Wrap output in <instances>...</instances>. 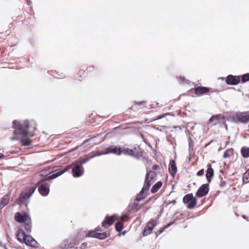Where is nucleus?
I'll list each match as a JSON object with an SVG mask.
<instances>
[{"instance_id":"nucleus-20","label":"nucleus","mask_w":249,"mask_h":249,"mask_svg":"<svg viewBox=\"0 0 249 249\" xmlns=\"http://www.w3.org/2000/svg\"><path fill=\"white\" fill-rule=\"evenodd\" d=\"M100 156V154H98L97 151H96L95 152L93 151L92 152L90 153L89 156L87 158L83 159L77 162L76 163L78 165H79V166H80L81 167H82V165L83 164H85V163H86L87 161H88L89 160H90L92 158H93L96 156Z\"/></svg>"},{"instance_id":"nucleus-5","label":"nucleus","mask_w":249,"mask_h":249,"mask_svg":"<svg viewBox=\"0 0 249 249\" xmlns=\"http://www.w3.org/2000/svg\"><path fill=\"white\" fill-rule=\"evenodd\" d=\"M102 230L100 227H96L94 230L89 231L88 236L90 237L105 239L109 236V234L107 232H102Z\"/></svg>"},{"instance_id":"nucleus-31","label":"nucleus","mask_w":249,"mask_h":249,"mask_svg":"<svg viewBox=\"0 0 249 249\" xmlns=\"http://www.w3.org/2000/svg\"><path fill=\"white\" fill-rule=\"evenodd\" d=\"M124 228L123 223L121 221H118L115 224V229L117 231H121Z\"/></svg>"},{"instance_id":"nucleus-22","label":"nucleus","mask_w":249,"mask_h":249,"mask_svg":"<svg viewBox=\"0 0 249 249\" xmlns=\"http://www.w3.org/2000/svg\"><path fill=\"white\" fill-rule=\"evenodd\" d=\"M210 89L204 87H198L195 89V93L198 95L206 94L210 91Z\"/></svg>"},{"instance_id":"nucleus-43","label":"nucleus","mask_w":249,"mask_h":249,"mask_svg":"<svg viewBox=\"0 0 249 249\" xmlns=\"http://www.w3.org/2000/svg\"><path fill=\"white\" fill-rule=\"evenodd\" d=\"M4 155L2 153H0V159H1L4 158Z\"/></svg>"},{"instance_id":"nucleus-40","label":"nucleus","mask_w":249,"mask_h":249,"mask_svg":"<svg viewBox=\"0 0 249 249\" xmlns=\"http://www.w3.org/2000/svg\"><path fill=\"white\" fill-rule=\"evenodd\" d=\"M168 114H169L166 113V114H163V115H160V116H159L158 117H157V119H161V118H162L163 117H164L165 115H168Z\"/></svg>"},{"instance_id":"nucleus-14","label":"nucleus","mask_w":249,"mask_h":249,"mask_svg":"<svg viewBox=\"0 0 249 249\" xmlns=\"http://www.w3.org/2000/svg\"><path fill=\"white\" fill-rule=\"evenodd\" d=\"M36 190L34 187H30L27 188L24 191L21 193L19 199L20 200H25L29 198L34 193Z\"/></svg>"},{"instance_id":"nucleus-24","label":"nucleus","mask_w":249,"mask_h":249,"mask_svg":"<svg viewBox=\"0 0 249 249\" xmlns=\"http://www.w3.org/2000/svg\"><path fill=\"white\" fill-rule=\"evenodd\" d=\"M10 198V194H6L1 198L0 200V210L4 208L9 203Z\"/></svg>"},{"instance_id":"nucleus-15","label":"nucleus","mask_w":249,"mask_h":249,"mask_svg":"<svg viewBox=\"0 0 249 249\" xmlns=\"http://www.w3.org/2000/svg\"><path fill=\"white\" fill-rule=\"evenodd\" d=\"M240 78L239 76H233L232 75H228L226 79L227 84L230 85H236L240 83Z\"/></svg>"},{"instance_id":"nucleus-29","label":"nucleus","mask_w":249,"mask_h":249,"mask_svg":"<svg viewBox=\"0 0 249 249\" xmlns=\"http://www.w3.org/2000/svg\"><path fill=\"white\" fill-rule=\"evenodd\" d=\"M77 244V243L76 240L75 239H72L71 240L67 241V244L65 245L64 248L66 249L72 248Z\"/></svg>"},{"instance_id":"nucleus-8","label":"nucleus","mask_w":249,"mask_h":249,"mask_svg":"<svg viewBox=\"0 0 249 249\" xmlns=\"http://www.w3.org/2000/svg\"><path fill=\"white\" fill-rule=\"evenodd\" d=\"M158 224V221L156 220L151 219L146 224L145 226L142 235L143 236H147L150 234Z\"/></svg>"},{"instance_id":"nucleus-10","label":"nucleus","mask_w":249,"mask_h":249,"mask_svg":"<svg viewBox=\"0 0 249 249\" xmlns=\"http://www.w3.org/2000/svg\"><path fill=\"white\" fill-rule=\"evenodd\" d=\"M98 154L100 155L107 154L109 153H113L117 155H120L122 154V148L116 146H110L105 149L104 151H98Z\"/></svg>"},{"instance_id":"nucleus-35","label":"nucleus","mask_w":249,"mask_h":249,"mask_svg":"<svg viewBox=\"0 0 249 249\" xmlns=\"http://www.w3.org/2000/svg\"><path fill=\"white\" fill-rule=\"evenodd\" d=\"M173 224V222H171L170 223H169L167 225H166L165 227H164V228H161L159 231V232L160 233H161V232H162L165 229H167V228H168L169 227H170L171 225H172V224Z\"/></svg>"},{"instance_id":"nucleus-41","label":"nucleus","mask_w":249,"mask_h":249,"mask_svg":"<svg viewBox=\"0 0 249 249\" xmlns=\"http://www.w3.org/2000/svg\"><path fill=\"white\" fill-rule=\"evenodd\" d=\"M127 218V216L126 215H124L123 216H122L121 218V219L122 220V221H124V220L125 218Z\"/></svg>"},{"instance_id":"nucleus-37","label":"nucleus","mask_w":249,"mask_h":249,"mask_svg":"<svg viewBox=\"0 0 249 249\" xmlns=\"http://www.w3.org/2000/svg\"><path fill=\"white\" fill-rule=\"evenodd\" d=\"M138 105H139L138 104H135L134 106H132L131 107L129 108L126 111L130 113L131 111V110L133 109V107H134L135 109H136V108H137V107H136Z\"/></svg>"},{"instance_id":"nucleus-1","label":"nucleus","mask_w":249,"mask_h":249,"mask_svg":"<svg viewBox=\"0 0 249 249\" xmlns=\"http://www.w3.org/2000/svg\"><path fill=\"white\" fill-rule=\"evenodd\" d=\"M13 127L15 129L12 140L19 141L23 146H29L32 144L30 138L34 136L36 129V124L34 121H24L20 123L16 120L13 122Z\"/></svg>"},{"instance_id":"nucleus-48","label":"nucleus","mask_w":249,"mask_h":249,"mask_svg":"<svg viewBox=\"0 0 249 249\" xmlns=\"http://www.w3.org/2000/svg\"><path fill=\"white\" fill-rule=\"evenodd\" d=\"M29 3H30V1H28V2H27V3H28V4H29Z\"/></svg>"},{"instance_id":"nucleus-12","label":"nucleus","mask_w":249,"mask_h":249,"mask_svg":"<svg viewBox=\"0 0 249 249\" xmlns=\"http://www.w3.org/2000/svg\"><path fill=\"white\" fill-rule=\"evenodd\" d=\"M72 173L74 177L77 178L81 176L84 173L83 167H81L77 163L72 165Z\"/></svg>"},{"instance_id":"nucleus-9","label":"nucleus","mask_w":249,"mask_h":249,"mask_svg":"<svg viewBox=\"0 0 249 249\" xmlns=\"http://www.w3.org/2000/svg\"><path fill=\"white\" fill-rule=\"evenodd\" d=\"M234 119L240 123H247L249 122V112H237L234 116Z\"/></svg>"},{"instance_id":"nucleus-39","label":"nucleus","mask_w":249,"mask_h":249,"mask_svg":"<svg viewBox=\"0 0 249 249\" xmlns=\"http://www.w3.org/2000/svg\"><path fill=\"white\" fill-rule=\"evenodd\" d=\"M87 247V243H83L81 245L80 248L81 249H85Z\"/></svg>"},{"instance_id":"nucleus-21","label":"nucleus","mask_w":249,"mask_h":249,"mask_svg":"<svg viewBox=\"0 0 249 249\" xmlns=\"http://www.w3.org/2000/svg\"><path fill=\"white\" fill-rule=\"evenodd\" d=\"M214 176V170L213 169L211 165L210 164H208V169L206 171V177L208 181V184H209L212 180V178H213Z\"/></svg>"},{"instance_id":"nucleus-38","label":"nucleus","mask_w":249,"mask_h":249,"mask_svg":"<svg viewBox=\"0 0 249 249\" xmlns=\"http://www.w3.org/2000/svg\"><path fill=\"white\" fill-rule=\"evenodd\" d=\"M204 173V170L203 169H202L197 172V175L198 176H201L203 175Z\"/></svg>"},{"instance_id":"nucleus-32","label":"nucleus","mask_w":249,"mask_h":249,"mask_svg":"<svg viewBox=\"0 0 249 249\" xmlns=\"http://www.w3.org/2000/svg\"><path fill=\"white\" fill-rule=\"evenodd\" d=\"M249 81V73L245 74L241 76L242 83H245Z\"/></svg>"},{"instance_id":"nucleus-7","label":"nucleus","mask_w":249,"mask_h":249,"mask_svg":"<svg viewBox=\"0 0 249 249\" xmlns=\"http://www.w3.org/2000/svg\"><path fill=\"white\" fill-rule=\"evenodd\" d=\"M183 202L187 205V208L188 209H194L197 204L196 198L194 197L192 193L185 195L183 198Z\"/></svg>"},{"instance_id":"nucleus-46","label":"nucleus","mask_w":249,"mask_h":249,"mask_svg":"<svg viewBox=\"0 0 249 249\" xmlns=\"http://www.w3.org/2000/svg\"><path fill=\"white\" fill-rule=\"evenodd\" d=\"M193 146V145L192 143L190 142L189 147H191V146Z\"/></svg>"},{"instance_id":"nucleus-23","label":"nucleus","mask_w":249,"mask_h":249,"mask_svg":"<svg viewBox=\"0 0 249 249\" xmlns=\"http://www.w3.org/2000/svg\"><path fill=\"white\" fill-rule=\"evenodd\" d=\"M26 231L24 230H23L22 229L20 228L19 229L17 232L16 236L18 240L20 243H23V242L24 240V239L26 237V234L25 233Z\"/></svg>"},{"instance_id":"nucleus-42","label":"nucleus","mask_w":249,"mask_h":249,"mask_svg":"<svg viewBox=\"0 0 249 249\" xmlns=\"http://www.w3.org/2000/svg\"><path fill=\"white\" fill-rule=\"evenodd\" d=\"M230 143V138L228 139V140L226 142V146L229 145Z\"/></svg>"},{"instance_id":"nucleus-33","label":"nucleus","mask_w":249,"mask_h":249,"mask_svg":"<svg viewBox=\"0 0 249 249\" xmlns=\"http://www.w3.org/2000/svg\"><path fill=\"white\" fill-rule=\"evenodd\" d=\"M141 208V206L137 202H134L132 206L131 210L132 211H137L139 210Z\"/></svg>"},{"instance_id":"nucleus-17","label":"nucleus","mask_w":249,"mask_h":249,"mask_svg":"<svg viewBox=\"0 0 249 249\" xmlns=\"http://www.w3.org/2000/svg\"><path fill=\"white\" fill-rule=\"evenodd\" d=\"M225 117L222 114L213 115L209 120V123L212 124L213 125H216L220 123L221 120H224Z\"/></svg>"},{"instance_id":"nucleus-34","label":"nucleus","mask_w":249,"mask_h":249,"mask_svg":"<svg viewBox=\"0 0 249 249\" xmlns=\"http://www.w3.org/2000/svg\"><path fill=\"white\" fill-rule=\"evenodd\" d=\"M178 79L182 83H188L189 81L186 79L184 76H180L178 77Z\"/></svg>"},{"instance_id":"nucleus-36","label":"nucleus","mask_w":249,"mask_h":249,"mask_svg":"<svg viewBox=\"0 0 249 249\" xmlns=\"http://www.w3.org/2000/svg\"><path fill=\"white\" fill-rule=\"evenodd\" d=\"M226 184H227L226 181H225L223 180H221L220 181L219 186L221 188H223L226 186Z\"/></svg>"},{"instance_id":"nucleus-28","label":"nucleus","mask_w":249,"mask_h":249,"mask_svg":"<svg viewBox=\"0 0 249 249\" xmlns=\"http://www.w3.org/2000/svg\"><path fill=\"white\" fill-rule=\"evenodd\" d=\"M234 155V149L232 148H229L225 150L224 153L223 157L224 159L230 158Z\"/></svg>"},{"instance_id":"nucleus-11","label":"nucleus","mask_w":249,"mask_h":249,"mask_svg":"<svg viewBox=\"0 0 249 249\" xmlns=\"http://www.w3.org/2000/svg\"><path fill=\"white\" fill-rule=\"evenodd\" d=\"M209 191V185L208 183L204 184L200 186L196 193V196L198 197H203L208 193Z\"/></svg>"},{"instance_id":"nucleus-19","label":"nucleus","mask_w":249,"mask_h":249,"mask_svg":"<svg viewBox=\"0 0 249 249\" xmlns=\"http://www.w3.org/2000/svg\"><path fill=\"white\" fill-rule=\"evenodd\" d=\"M168 171L170 175L174 177L177 172V167L174 160H171L168 166Z\"/></svg>"},{"instance_id":"nucleus-27","label":"nucleus","mask_w":249,"mask_h":249,"mask_svg":"<svg viewBox=\"0 0 249 249\" xmlns=\"http://www.w3.org/2000/svg\"><path fill=\"white\" fill-rule=\"evenodd\" d=\"M241 154L244 158L247 159L249 158V147L243 146L241 148Z\"/></svg>"},{"instance_id":"nucleus-26","label":"nucleus","mask_w":249,"mask_h":249,"mask_svg":"<svg viewBox=\"0 0 249 249\" xmlns=\"http://www.w3.org/2000/svg\"><path fill=\"white\" fill-rule=\"evenodd\" d=\"M162 184L163 182L161 181H158L152 187L151 189V192L153 194L156 193L161 187Z\"/></svg>"},{"instance_id":"nucleus-47","label":"nucleus","mask_w":249,"mask_h":249,"mask_svg":"<svg viewBox=\"0 0 249 249\" xmlns=\"http://www.w3.org/2000/svg\"><path fill=\"white\" fill-rule=\"evenodd\" d=\"M29 3H30V1H28V2H27V3H28V4H29Z\"/></svg>"},{"instance_id":"nucleus-44","label":"nucleus","mask_w":249,"mask_h":249,"mask_svg":"<svg viewBox=\"0 0 249 249\" xmlns=\"http://www.w3.org/2000/svg\"><path fill=\"white\" fill-rule=\"evenodd\" d=\"M170 203L176 204V201L175 200H173L171 202L169 203V204H170Z\"/></svg>"},{"instance_id":"nucleus-25","label":"nucleus","mask_w":249,"mask_h":249,"mask_svg":"<svg viewBox=\"0 0 249 249\" xmlns=\"http://www.w3.org/2000/svg\"><path fill=\"white\" fill-rule=\"evenodd\" d=\"M93 70L94 67L92 66L87 67L85 70L83 71V70L80 71H79L78 75H79L80 77H82V76H86L89 74V73L92 72Z\"/></svg>"},{"instance_id":"nucleus-45","label":"nucleus","mask_w":249,"mask_h":249,"mask_svg":"<svg viewBox=\"0 0 249 249\" xmlns=\"http://www.w3.org/2000/svg\"><path fill=\"white\" fill-rule=\"evenodd\" d=\"M213 142V141H212V140H211V141H210L208 143H207V144H206L205 146H208V145H209V144H210V143L211 142Z\"/></svg>"},{"instance_id":"nucleus-30","label":"nucleus","mask_w":249,"mask_h":249,"mask_svg":"<svg viewBox=\"0 0 249 249\" xmlns=\"http://www.w3.org/2000/svg\"><path fill=\"white\" fill-rule=\"evenodd\" d=\"M243 181L245 183H249V169L243 174Z\"/></svg>"},{"instance_id":"nucleus-4","label":"nucleus","mask_w":249,"mask_h":249,"mask_svg":"<svg viewBox=\"0 0 249 249\" xmlns=\"http://www.w3.org/2000/svg\"><path fill=\"white\" fill-rule=\"evenodd\" d=\"M158 169H160V166L158 164L153 165L150 170L147 169L143 185L150 187L157 179V174L156 171Z\"/></svg>"},{"instance_id":"nucleus-3","label":"nucleus","mask_w":249,"mask_h":249,"mask_svg":"<svg viewBox=\"0 0 249 249\" xmlns=\"http://www.w3.org/2000/svg\"><path fill=\"white\" fill-rule=\"evenodd\" d=\"M15 220L18 223H22V226L27 233L31 232L32 230V221L30 216L26 213H22L17 212L15 214Z\"/></svg>"},{"instance_id":"nucleus-13","label":"nucleus","mask_w":249,"mask_h":249,"mask_svg":"<svg viewBox=\"0 0 249 249\" xmlns=\"http://www.w3.org/2000/svg\"><path fill=\"white\" fill-rule=\"evenodd\" d=\"M115 220L116 216L115 215L110 216H107L102 222V226L104 228L107 229L113 224Z\"/></svg>"},{"instance_id":"nucleus-6","label":"nucleus","mask_w":249,"mask_h":249,"mask_svg":"<svg viewBox=\"0 0 249 249\" xmlns=\"http://www.w3.org/2000/svg\"><path fill=\"white\" fill-rule=\"evenodd\" d=\"M122 153L125 155H128L135 157L137 159L142 156V152L139 146L134 147L132 149L124 148L122 149Z\"/></svg>"},{"instance_id":"nucleus-18","label":"nucleus","mask_w":249,"mask_h":249,"mask_svg":"<svg viewBox=\"0 0 249 249\" xmlns=\"http://www.w3.org/2000/svg\"><path fill=\"white\" fill-rule=\"evenodd\" d=\"M23 243L32 247H36L37 245V242L31 235H26Z\"/></svg>"},{"instance_id":"nucleus-16","label":"nucleus","mask_w":249,"mask_h":249,"mask_svg":"<svg viewBox=\"0 0 249 249\" xmlns=\"http://www.w3.org/2000/svg\"><path fill=\"white\" fill-rule=\"evenodd\" d=\"M149 188H150L147 187L145 185H143V187L142 188L141 191L137 195L136 198V200H137V201H140L144 199L148 194Z\"/></svg>"},{"instance_id":"nucleus-2","label":"nucleus","mask_w":249,"mask_h":249,"mask_svg":"<svg viewBox=\"0 0 249 249\" xmlns=\"http://www.w3.org/2000/svg\"><path fill=\"white\" fill-rule=\"evenodd\" d=\"M72 166V165H69L63 169L59 168L54 170L51 173L52 174L49 176L47 175L44 174V171H41L38 176H43L44 178L41 179L40 181L37 182L38 191L40 194L43 196H46L50 192V185L48 183L45 182V181L52 179L58 177L71 169Z\"/></svg>"}]
</instances>
